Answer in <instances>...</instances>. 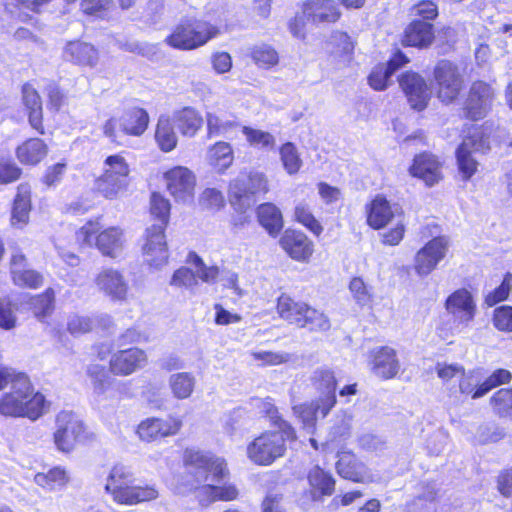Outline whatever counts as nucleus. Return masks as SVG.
I'll use <instances>...</instances> for the list:
<instances>
[{"label":"nucleus","mask_w":512,"mask_h":512,"mask_svg":"<svg viewBox=\"0 0 512 512\" xmlns=\"http://www.w3.org/2000/svg\"><path fill=\"white\" fill-rule=\"evenodd\" d=\"M463 370L464 367L458 363L438 362L435 366L437 376L443 382H449L454 378H459L460 375H463Z\"/></svg>","instance_id":"774afa93"},{"label":"nucleus","mask_w":512,"mask_h":512,"mask_svg":"<svg viewBox=\"0 0 512 512\" xmlns=\"http://www.w3.org/2000/svg\"><path fill=\"white\" fill-rule=\"evenodd\" d=\"M166 188L176 202L190 203L194 199L196 177L186 167L178 166L164 174Z\"/></svg>","instance_id":"4468645a"},{"label":"nucleus","mask_w":512,"mask_h":512,"mask_svg":"<svg viewBox=\"0 0 512 512\" xmlns=\"http://www.w3.org/2000/svg\"><path fill=\"white\" fill-rule=\"evenodd\" d=\"M182 424V419L175 415H169L166 418L151 417L143 420L138 425L137 434L141 440L152 442L176 435Z\"/></svg>","instance_id":"dca6fc26"},{"label":"nucleus","mask_w":512,"mask_h":512,"mask_svg":"<svg viewBox=\"0 0 512 512\" xmlns=\"http://www.w3.org/2000/svg\"><path fill=\"white\" fill-rule=\"evenodd\" d=\"M155 139L159 148L164 152H169L176 147L177 136L174 132L173 122L168 116H160L156 127Z\"/></svg>","instance_id":"37998d69"},{"label":"nucleus","mask_w":512,"mask_h":512,"mask_svg":"<svg viewBox=\"0 0 512 512\" xmlns=\"http://www.w3.org/2000/svg\"><path fill=\"white\" fill-rule=\"evenodd\" d=\"M170 202L159 193L151 195V214L158 220L156 225L167 226L170 215Z\"/></svg>","instance_id":"5fc2aeb1"},{"label":"nucleus","mask_w":512,"mask_h":512,"mask_svg":"<svg viewBox=\"0 0 512 512\" xmlns=\"http://www.w3.org/2000/svg\"><path fill=\"white\" fill-rule=\"evenodd\" d=\"M225 197L220 190L206 188L199 197V204L207 210L218 211L225 206Z\"/></svg>","instance_id":"bf43d9fd"},{"label":"nucleus","mask_w":512,"mask_h":512,"mask_svg":"<svg viewBox=\"0 0 512 512\" xmlns=\"http://www.w3.org/2000/svg\"><path fill=\"white\" fill-rule=\"evenodd\" d=\"M45 397L34 392L27 376H18L10 391L0 398V414L36 420L47 410Z\"/></svg>","instance_id":"7ed1b4c3"},{"label":"nucleus","mask_w":512,"mask_h":512,"mask_svg":"<svg viewBox=\"0 0 512 512\" xmlns=\"http://www.w3.org/2000/svg\"><path fill=\"white\" fill-rule=\"evenodd\" d=\"M511 289H512V274L506 273L502 283L497 288H495L494 291L490 292L485 297V303L491 307L501 301L506 300L509 296Z\"/></svg>","instance_id":"e2e57ef3"},{"label":"nucleus","mask_w":512,"mask_h":512,"mask_svg":"<svg viewBox=\"0 0 512 512\" xmlns=\"http://www.w3.org/2000/svg\"><path fill=\"white\" fill-rule=\"evenodd\" d=\"M448 246V239L439 236L433 238L421 248L414 259V269L417 275L421 277L429 275L445 258Z\"/></svg>","instance_id":"2eb2a0df"},{"label":"nucleus","mask_w":512,"mask_h":512,"mask_svg":"<svg viewBox=\"0 0 512 512\" xmlns=\"http://www.w3.org/2000/svg\"><path fill=\"white\" fill-rule=\"evenodd\" d=\"M23 103L29 112L31 126L43 133L42 102L36 89L31 84H24L22 88Z\"/></svg>","instance_id":"f704fd0d"},{"label":"nucleus","mask_w":512,"mask_h":512,"mask_svg":"<svg viewBox=\"0 0 512 512\" xmlns=\"http://www.w3.org/2000/svg\"><path fill=\"white\" fill-rule=\"evenodd\" d=\"M189 259L195 267V272L186 267L176 270L172 276L171 285L193 290L198 284L197 278L207 283L215 281L219 274V269L216 266H206L195 253L190 254Z\"/></svg>","instance_id":"ddd939ff"},{"label":"nucleus","mask_w":512,"mask_h":512,"mask_svg":"<svg viewBox=\"0 0 512 512\" xmlns=\"http://www.w3.org/2000/svg\"><path fill=\"white\" fill-rule=\"evenodd\" d=\"M104 490L115 503L127 506L153 501L159 496L154 485L136 484L130 469L122 464H116L110 469Z\"/></svg>","instance_id":"f03ea898"},{"label":"nucleus","mask_w":512,"mask_h":512,"mask_svg":"<svg viewBox=\"0 0 512 512\" xmlns=\"http://www.w3.org/2000/svg\"><path fill=\"white\" fill-rule=\"evenodd\" d=\"M437 97L446 104L453 102L463 88V76L459 68L448 60H441L434 68Z\"/></svg>","instance_id":"9b49d317"},{"label":"nucleus","mask_w":512,"mask_h":512,"mask_svg":"<svg viewBox=\"0 0 512 512\" xmlns=\"http://www.w3.org/2000/svg\"><path fill=\"white\" fill-rule=\"evenodd\" d=\"M306 307V303L295 301L287 294H282L277 300V312L279 316L290 324L297 326H299Z\"/></svg>","instance_id":"ea45409f"},{"label":"nucleus","mask_w":512,"mask_h":512,"mask_svg":"<svg viewBox=\"0 0 512 512\" xmlns=\"http://www.w3.org/2000/svg\"><path fill=\"white\" fill-rule=\"evenodd\" d=\"M489 149L486 140L477 129L468 137H466L462 144L456 151L457 160H475L479 154H483L485 150Z\"/></svg>","instance_id":"a19ab883"},{"label":"nucleus","mask_w":512,"mask_h":512,"mask_svg":"<svg viewBox=\"0 0 512 512\" xmlns=\"http://www.w3.org/2000/svg\"><path fill=\"white\" fill-rule=\"evenodd\" d=\"M303 13L314 23L336 22L341 15L333 0H308L304 3Z\"/></svg>","instance_id":"cd10ccee"},{"label":"nucleus","mask_w":512,"mask_h":512,"mask_svg":"<svg viewBox=\"0 0 512 512\" xmlns=\"http://www.w3.org/2000/svg\"><path fill=\"white\" fill-rule=\"evenodd\" d=\"M336 470L338 474L348 480L359 483H371L378 481L372 472L356 456L347 451L338 454Z\"/></svg>","instance_id":"5701e85b"},{"label":"nucleus","mask_w":512,"mask_h":512,"mask_svg":"<svg viewBox=\"0 0 512 512\" xmlns=\"http://www.w3.org/2000/svg\"><path fill=\"white\" fill-rule=\"evenodd\" d=\"M169 387L176 399L183 400L189 398L195 388L196 379L193 374L188 372L174 373L169 377Z\"/></svg>","instance_id":"79ce46f5"},{"label":"nucleus","mask_w":512,"mask_h":512,"mask_svg":"<svg viewBox=\"0 0 512 512\" xmlns=\"http://www.w3.org/2000/svg\"><path fill=\"white\" fill-rule=\"evenodd\" d=\"M410 173L413 177L421 179L427 186H433L441 178L439 162H413Z\"/></svg>","instance_id":"49530a36"},{"label":"nucleus","mask_w":512,"mask_h":512,"mask_svg":"<svg viewBox=\"0 0 512 512\" xmlns=\"http://www.w3.org/2000/svg\"><path fill=\"white\" fill-rule=\"evenodd\" d=\"M63 56L67 61L80 66L95 67L99 61L98 50L93 45L82 41L67 43Z\"/></svg>","instance_id":"a878e982"},{"label":"nucleus","mask_w":512,"mask_h":512,"mask_svg":"<svg viewBox=\"0 0 512 512\" xmlns=\"http://www.w3.org/2000/svg\"><path fill=\"white\" fill-rule=\"evenodd\" d=\"M494 99V89L486 82L475 81L469 90L465 111L468 118L479 120L486 116Z\"/></svg>","instance_id":"6ab92c4d"},{"label":"nucleus","mask_w":512,"mask_h":512,"mask_svg":"<svg viewBox=\"0 0 512 512\" xmlns=\"http://www.w3.org/2000/svg\"><path fill=\"white\" fill-rule=\"evenodd\" d=\"M494 411L501 417L512 419V389H500L491 398Z\"/></svg>","instance_id":"6e6d98bb"},{"label":"nucleus","mask_w":512,"mask_h":512,"mask_svg":"<svg viewBox=\"0 0 512 512\" xmlns=\"http://www.w3.org/2000/svg\"><path fill=\"white\" fill-rule=\"evenodd\" d=\"M399 84L411 108L422 111L427 107L431 91L422 76L415 72H406L400 77Z\"/></svg>","instance_id":"aec40b11"},{"label":"nucleus","mask_w":512,"mask_h":512,"mask_svg":"<svg viewBox=\"0 0 512 512\" xmlns=\"http://www.w3.org/2000/svg\"><path fill=\"white\" fill-rule=\"evenodd\" d=\"M80 246L96 248L103 256L116 259L121 256L126 236L119 226L103 228L99 219L87 221L75 233Z\"/></svg>","instance_id":"39448f33"},{"label":"nucleus","mask_w":512,"mask_h":512,"mask_svg":"<svg viewBox=\"0 0 512 512\" xmlns=\"http://www.w3.org/2000/svg\"><path fill=\"white\" fill-rule=\"evenodd\" d=\"M94 321L91 317L79 314H71L67 318V330L74 336L92 331Z\"/></svg>","instance_id":"052dcab7"},{"label":"nucleus","mask_w":512,"mask_h":512,"mask_svg":"<svg viewBox=\"0 0 512 512\" xmlns=\"http://www.w3.org/2000/svg\"><path fill=\"white\" fill-rule=\"evenodd\" d=\"M250 355L253 361L269 366L287 363L291 359V355L286 352L252 351Z\"/></svg>","instance_id":"680f3d73"},{"label":"nucleus","mask_w":512,"mask_h":512,"mask_svg":"<svg viewBox=\"0 0 512 512\" xmlns=\"http://www.w3.org/2000/svg\"><path fill=\"white\" fill-rule=\"evenodd\" d=\"M313 382L316 389L321 392L318 399L322 400V408L330 411L336 404V379L330 369L320 368L314 372Z\"/></svg>","instance_id":"bb28decb"},{"label":"nucleus","mask_w":512,"mask_h":512,"mask_svg":"<svg viewBox=\"0 0 512 512\" xmlns=\"http://www.w3.org/2000/svg\"><path fill=\"white\" fill-rule=\"evenodd\" d=\"M21 160H40L47 156V145L38 138H31L17 148Z\"/></svg>","instance_id":"8fccbe9b"},{"label":"nucleus","mask_w":512,"mask_h":512,"mask_svg":"<svg viewBox=\"0 0 512 512\" xmlns=\"http://www.w3.org/2000/svg\"><path fill=\"white\" fill-rule=\"evenodd\" d=\"M493 324L500 330L512 332V306H501L494 310Z\"/></svg>","instance_id":"338daca9"},{"label":"nucleus","mask_w":512,"mask_h":512,"mask_svg":"<svg viewBox=\"0 0 512 512\" xmlns=\"http://www.w3.org/2000/svg\"><path fill=\"white\" fill-rule=\"evenodd\" d=\"M260 225L272 237L278 236L283 228V217L280 209L272 203H264L257 208Z\"/></svg>","instance_id":"473e14b6"},{"label":"nucleus","mask_w":512,"mask_h":512,"mask_svg":"<svg viewBox=\"0 0 512 512\" xmlns=\"http://www.w3.org/2000/svg\"><path fill=\"white\" fill-rule=\"evenodd\" d=\"M330 320L322 312L307 304L298 327L307 328L310 331L325 332L330 329Z\"/></svg>","instance_id":"a18cd8bd"},{"label":"nucleus","mask_w":512,"mask_h":512,"mask_svg":"<svg viewBox=\"0 0 512 512\" xmlns=\"http://www.w3.org/2000/svg\"><path fill=\"white\" fill-rule=\"evenodd\" d=\"M184 471L173 477L172 486L177 494L195 493L202 506L216 501H232L238 497V489L231 483H219L229 475L224 458L212 452L187 448L183 453Z\"/></svg>","instance_id":"f257e3e1"},{"label":"nucleus","mask_w":512,"mask_h":512,"mask_svg":"<svg viewBox=\"0 0 512 512\" xmlns=\"http://www.w3.org/2000/svg\"><path fill=\"white\" fill-rule=\"evenodd\" d=\"M423 491L407 505L408 512H424L433 504L436 497V489L433 484L423 486Z\"/></svg>","instance_id":"4d7b16f0"},{"label":"nucleus","mask_w":512,"mask_h":512,"mask_svg":"<svg viewBox=\"0 0 512 512\" xmlns=\"http://www.w3.org/2000/svg\"><path fill=\"white\" fill-rule=\"evenodd\" d=\"M350 430L351 417L346 414L338 415L331 429L329 442H337L346 439L350 435Z\"/></svg>","instance_id":"69168bd1"},{"label":"nucleus","mask_w":512,"mask_h":512,"mask_svg":"<svg viewBox=\"0 0 512 512\" xmlns=\"http://www.w3.org/2000/svg\"><path fill=\"white\" fill-rule=\"evenodd\" d=\"M219 34L217 26L195 18L182 19L165 38L170 47L190 51L206 45Z\"/></svg>","instance_id":"423d86ee"},{"label":"nucleus","mask_w":512,"mask_h":512,"mask_svg":"<svg viewBox=\"0 0 512 512\" xmlns=\"http://www.w3.org/2000/svg\"><path fill=\"white\" fill-rule=\"evenodd\" d=\"M55 293L52 288H48L44 293L32 296L28 293L21 295V305H25L27 309L32 310L35 317L43 320L49 316L54 310Z\"/></svg>","instance_id":"7c9ffc66"},{"label":"nucleus","mask_w":512,"mask_h":512,"mask_svg":"<svg viewBox=\"0 0 512 512\" xmlns=\"http://www.w3.org/2000/svg\"><path fill=\"white\" fill-rule=\"evenodd\" d=\"M355 43L351 37L341 31L334 32L326 44V55L321 61V68L329 74L338 73L352 64Z\"/></svg>","instance_id":"1a4fd4ad"},{"label":"nucleus","mask_w":512,"mask_h":512,"mask_svg":"<svg viewBox=\"0 0 512 512\" xmlns=\"http://www.w3.org/2000/svg\"><path fill=\"white\" fill-rule=\"evenodd\" d=\"M104 173L97 179L96 185L106 198H114L127 185L128 166L126 162H104Z\"/></svg>","instance_id":"f3484780"},{"label":"nucleus","mask_w":512,"mask_h":512,"mask_svg":"<svg viewBox=\"0 0 512 512\" xmlns=\"http://www.w3.org/2000/svg\"><path fill=\"white\" fill-rule=\"evenodd\" d=\"M401 218V208L396 204L391 205L381 195L376 196L367 209V222L373 229H381L393 219L399 220Z\"/></svg>","instance_id":"b1692460"},{"label":"nucleus","mask_w":512,"mask_h":512,"mask_svg":"<svg viewBox=\"0 0 512 512\" xmlns=\"http://www.w3.org/2000/svg\"><path fill=\"white\" fill-rule=\"evenodd\" d=\"M294 413L302 421L303 427L308 432H313L318 417H326L330 411L322 408V400L316 399L310 403H304L293 408Z\"/></svg>","instance_id":"58836bf2"},{"label":"nucleus","mask_w":512,"mask_h":512,"mask_svg":"<svg viewBox=\"0 0 512 512\" xmlns=\"http://www.w3.org/2000/svg\"><path fill=\"white\" fill-rule=\"evenodd\" d=\"M434 40L432 24L423 21L412 22L405 30L402 43L407 46L427 47Z\"/></svg>","instance_id":"2f4dec72"},{"label":"nucleus","mask_w":512,"mask_h":512,"mask_svg":"<svg viewBox=\"0 0 512 512\" xmlns=\"http://www.w3.org/2000/svg\"><path fill=\"white\" fill-rule=\"evenodd\" d=\"M69 480L68 472L61 466L53 467L47 472H40L34 476V482L50 492L63 489Z\"/></svg>","instance_id":"e433bc0d"},{"label":"nucleus","mask_w":512,"mask_h":512,"mask_svg":"<svg viewBox=\"0 0 512 512\" xmlns=\"http://www.w3.org/2000/svg\"><path fill=\"white\" fill-rule=\"evenodd\" d=\"M12 280L15 285L37 289L43 284V276L39 272L30 269H22L21 271H13Z\"/></svg>","instance_id":"13d9d810"},{"label":"nucleus","mask_w":512,"mask_h":512,"mask_svg":"<svg viewBox=\"0 0 512 512\" xmlns=\"http://www.w3.org/2000/svg\"><path fill=\"white\" fill-rule=\"evenodd\" d=\"M30 194L31 190L27 184H20L18 186L11 212V225L15 228L22 229L29 222L31 210Z\"/></svg>","instance_id":"c756f323"},{"label":"nucleus","mask_w":512,"mask_h":512,"mask_svg":"<svg viewBox=\"0 0 512 512\" xmlns=\"http://www.w3.org/2000/svg\"><path fill=\"white\" fill-rule=\"evenodd\" d=\"M369 366L372 373L381 379H392L400 370L396 351L389 346L374 348L369 353Z\"/></svg>","instance_id":"4be33fe9"},{"label":"nucleus","mask_w":512,"mask_h":512,"mask_svg":"<svg viewBox=\"0 0 512 512\" xmlns=\"http://www.w3.org/2000/svg\"><path fill=\"white\" fill-rule=\"evenodd\" d=\"M308 480L310 485L323 495H330L334 490L335 481L318 466L310 470Z\"/></svg>","instance_id":"603ef678"},{"label":"nucleus","mask_w":512,"mask_h":512,"mask_svg":"<svg viewBox=\"0 0 512 512\" xmlns=\"http://www.w3.org/2000/svg\"><path fill=\"white\" fill-rule=\"evenodd\" d=\"M242 133L244 134L246 141L253 147L261 150H272L276 146L275 137L264 130L252 128L249 126H243Z\"/></svg>","instance_id":"09e8293b"},{"label":"nucleus","mask_w":512,"mask_h":512,"mask_svg":"<svg viewBox=\"0 0 512 512\" xmlns=\"http://www.w3.org/2000/svg\"><path fill=\"white\" fill-rule=\"evenodd\" d=\"M207 136L209 138L226 136L240 126L236 117L227 118L224 114L215 111L206 113Z\"/></svg>","instance_id":"4c0bfd02"},{"label":"nucleus","mask_w":512,"mask_h":512,"mask_svg":"<svg viewBox=\"0 0 512 512\" xmlns=\"http://www.w3.org/2000/svg\"><path fill=\"white\" fill-rule=\"evenodd\" d=\"M512 378L510 371L506 369L495 370L475 391L473 398H480L487 394L491 389L508 383Z\"/></svg>","instance_id":"864d4df0"},{"label":"nucleus","mask_w":512,"mask_h":512,"mask_svg":"<svg viewBox=\"0 0 512 512\" xmlns=\"http://www.w3.org/2000/svg\"><path fill=\"white\" fill-rule=\"evenodd\" d=\"M16 310V306L10 300L6 298L0 300V328L4 330L15 328L17 323Z\"/></svg>","instance_id":"0e129e2a"},{"label":"nucleus","mask_w":512,"mask_h":512,"mask_svg":"<svg viewBox=\"0 0 512 512\" xmlns=\"http://www.w3.org/2000/svg\"><path fill=\"white\" fill-rule=\"evenodd\" d=\"M251 57L260 68L264 69H269L279 62L277 51L267 44L255 46L251 51Z\"/></svg>","instance_id":"3c124183"},{"label":"nucleus","mask_w":512,"mask_h":512,"mask_svg":"<svg viewBox=\"0 0 512 512\" xmlns=\"http://www.w3.org/2000/svg\"><path fill=\"white\" fill-rule=\"evenodd\" d=\"M95 285L114 302H124L128 298L129 284L125 276L117 269L104 268L95 277Z\"/></svg>","instance_id":"a211bd4d"},{"label":"nucleus","mask_w":512,"mask_h":512,"mask_svg":"<svg viewBox=\"0 0 512 512\" xmlns=\"http://www.w3.org/2000/svg\"><path fill=\"white\" fill-rule=\"evenodd\" d=\"M165 228L163 225H151L145 231L142 246L144 260L155 268L165 265L169 258Z\"/></svg>","instance_id":"f8f14e48"},{"label":"nucleus","mask_w":512,"mask_h":512,"mask_svg":"<svg viewBox=\"0 0 512 512\" xmlns=\"http://www.w3.org/2000/svg\"><path fill=\"white\" fill-rule=\"evenodd\" d=\"M87 439L88 432L74 413L62 411L57 415L54 442L60 451L69 452L76 443L85 442Z\"/></svg>","instance_id":"9d476101"},{"label":"nucleus","mask_w":512,"mask_h":512,"mask_svg":"<svg viewBox=\"0 0 512 512\" xmlns=\"http://www.w3.org/2000/svg\"><path fill=\"white\" fill-rule=\"evenodd\" d=\"M172 122L184 136L192 137L202 127L203 119L195 109L185 107L174 112Z\"/></svg>","instance_id":"c9c22d12"},{"label":"nucleus","mask_w":512,"mask_h":512,"mask_svg":"<svg viewBox=\"0 0 512 512\" xmlns=\"http://www.w3.org/2000/svg\"><path fill=\"white\" fill-rule=\"evenodd\" d=\"M122 131L125 135L140 136L148 127V113L138 107H134L120 116Z\"/></svg>","instance_id":"72a5a7b5"},{"label":"nucleus","mask_w":512,"mask_h":512,"mask_svg":"<svg viewBox=\"0 0 512 512\" xmlns=\"http://www.w3.org/2000/svg\"><path fill=\"white\" fill-rule=\"evenodd\" d=\"M268 191V183L260 172L241 173L229 186V202L236 211L244 212L253 203V196Z\"/></svg>","instance_id":"0eeeda50"},{"label":"nucleus","mask_w":512,"mask_h":512,"mask_svg":"<svg viewBox=\"0 0 512 512\" xmlns=\"http://www.w3.org/2000/svg\"><path fill=\"white\" fill-rule=\"evenodd\" d=\"M279 243L282 249L296 261H307L313 253L312 242L301 231L286 230Z\"/></svg>","instance_id":"393cba45"},{"label":"nucleus","mask_w":512,"mask_h":512,"mask_svg":"<svg viewBox=\"0 0 512 512\" xmlns=\"http://www.w3.org/2000/svg\"><path fill=\"white\" fill-rule=\"evenodd\" d=\"M406 63L408 58L401 52L396 53L387 64L374 67L368 77L369 85L375 90H384L393 73Z\"/></svg>","instance_id":"c85d7f7f"},{"label":"nucleus","mask_w":512,"mask_h":512,"mask_svg":"<svg viewBox=\"0 0 512 512\" xmlns=\"http://www.w3.org/2000/svg\"><path fill=\"white\" fill-rule=\"evenodd\" d=\"M445 308L453 316V331L449 333L443 328H438V334L443 340H448L455 332L463 331L474 320L476 303L468 290L458 289L446 299Z\"/></svg>","instance_id":"6e6552de"},{"label":"nucleus","mask_w":512,"mask_h":512,"mask_svg":"<svg viewBox=\"0 0 512 512\" xmlns=\"http://www.w3.org/2000/svg\"><path fill=\"white\" fill-rule=\"evenodd\" d=\"M295 439L293 427L280 421L276 430L263 432L247 445V457L256 465L269 466L284 456L286 443Z\"/></svg>","instance_id":"20e7f679"},{"label":"nucleus","mask_w":512,"mask_h":512,"mask_svg":"<svg viewBox=\"0 0 512 512\" xmlns=\"http://www.w3.org/2000/svg\"><path fill=\"white\" fill-rule=\"evenodd\" d=\"M294 220L316 236H319L323 232V227L313 215L311 207L304 201L296 203L294 208Z\"/></svg>","instance_id":"de8ad7c7"},{"label":"nucleus","mask_w":512,"mask_h":512,"mask_svg":"<svg viewBox=\"0 0 512 512\" xmlns=\"http://www.w3.org/2000/svg\"><path fill=\"white\" fill-rule=\"evenodd\" d=\"M147 363V355L139 348H128L113 353L110 357L109 368L117 376H129L143 368Z\"/></svg>","instance_id":"412c9836"},{"label":"nucleus","mask_w":512,"mask_h":512,"mask_svg":"<svg viewBox=\"0 0 512 512\" xmlns=\"http://www.w3.org/2000/svg\"><path fill=\"white\" fill-rule=\"evenodd\" d=\"M349 292L360 307H370L374 300L373 286L362 277H353L349 282Z\"/></svg>","instance_id":"c03bdc74"}]
</instances>
